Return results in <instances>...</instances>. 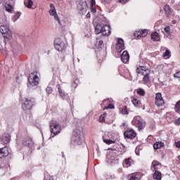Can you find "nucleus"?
<instances>
[{
  "mask_svg": "<svg viewBox=\"0 0 180 180\" xmlns=\"http://www.w3.org/2000/svg\"><path fill=\"white\" fill-rule=\"evenodd\" d=\"M129 0H119V2L120 4H126V2H128Z\"/></svg>",
  "mask_w": 180,
  "mask_h": 180,
  "instance_id": "45",
  "label": "nucleus"
},
{
  "mask_svg": "<svg viewBox=\"0 0 180 180\" xmlns=\"http://www.w3.org/2000/svg\"><path fill=\"white\" fill-rule=\"evenodd\" d=\"M86 1H79V4L77 5V8L79 11H86Z\"/></svg>",
  "mask_w": 180,
  "mask_h": 180,
  "instance_id": "20",
  "label": "nucleus"
},
{
  "mask_svg": "<svg viewBox=\"0 0 180 180\" xmlns=\"http://www.w3.org/2000/svg\"><path fill=\"white\" fill-rule=\"evenodd\" d=\"M151 39L154 41H160V34H158V32H155L152 33L151 34Z\"/></svg>",
  "mask_w": 180,
  "mask_h": 180,
  "instance_id": "23",
  "label": "nucleus"
},
{
  "mask_svg": "<svg viewBox=\"0 0 180 180\" xmlns=\"http://www.w3.org/2000/svg\"><path fill=\"white\" fill-rule=\"evenodd\" d=\"M20 15H21L20 12H17L12 18L13 22H16V20H18V19L20 18Z\"/></svg>",
  "mask_w": 180,
  "mask_h": 180,
  "instance_id": "32",
  "label": "nucleus"
},
{
  "mask_svg": "<svg viewBox=\"0 0 180 180\" xmlns=\"http://www.w3.org/2000/svg\"><path fill=\"white\" fill-rule=\"evenodd\" d=\"M116 49L120 53L123 51V50H124V41H123V39H119L117 40V42L116 44Z\"/></svg>",
  "mask_w": 180,
  "mask_h": 180,
  "instance_id": "12",
  "label": "nucleus"
},
{
  "mask_svg": "<svg viewBox=\"0 0 180 180\" xmlns=\"http://www.w3.org/2000/svg\"><path fill=\"white\" fill-rule=\"evenodd\" d=\"M54 46L56 50H57L58 51H60L61 53H63V51H64L65 49H67V45L65 44V43L63 41H61V39H57L55 40Z\"/></svg>",
  "mask_w": 180,
  "mask_h": 180,
  "instance_id": "7",
  "label": "nucleus"
},
{
  "mask_svg": "<svg viewBox=\"0 0 180 180\" xmlns=\"http://www.w3.org/2000/svg\"><path fill=\"white\" fill-rule=\"evenodd\" d=\"M133 160L131 158H128L124 160L123 166L125 167V168H129Z\"/></svg>",
  "mask_w": 180,
  "mask_h": 180,
  "instance_id": "22",
  "label": "nucleus"
},
{
  "mask_svg": "<svg viewBox=\"0 0 180 180\" xmlns=\"http://www.w3.org/2000/svg\"><path fill=\"white\" fill-rule=\"evenodd\" d=\"M162 147H164V143L163 142L158 141V142H155L153 144L154 150H158V149L161 148Z\"/></svg>",
  "mask_w": 180,
  "mask_h": 180,
  "instance_id": "25",
  "label": "nucleus"
},
{
  "mask_svg": "<svg viewBox=\"0 0 180 180\" xmlns=\"http://www.w3.org/2000/svg\"><path fill=\"white\" fill-rule=\"evenodd\" d=\"M51 137H56L61 133V125L57 121L51 120L50 122Z\"/></svg>",
  "mask_w": 180,
  "mask_h": 180,
  "instance_id": "2",
  "label": "nucleus"
},
{
  "mask_svg": "<svg viewBox=\"0 0 180 180\" xmlns=\"http://www.w3.org/2000/svg\"><path fill=\"white\" fill-rule=\"evenodd\" d=\"M86 17H87V18H91V14H90L89 13H88L86 14Z\"/></svg>",
  "mask_w": 180,
  "mask_h": 180,
  "instance_id": "49",
  "label": "nucleus"
},
{
  "mask_svg": "<svg viewBox=\"0 0 180 180\" xmlns=\"http://www.w3.org/2000/svg\"><path fill=\"white\" fill-rule=\"evenodd\" d=\"M110 1H112V0H104V1L107 2V4H109V2H110Z\"/></svg>",
  "mask_w": 180,
  "mask_h": 180,
  "instance_id": "51",
  "label": "nucleus"
},
{
  "mask_svg": "<svg viewBox=\"0 0 180 180\" xmlns=\"http://www.w3.org/2000/svg\"><path fill=\"white\" fill-rule=\"evenodd\" d=\"M100 122H105V118L101 117H100Z\"/></svg>",
  "mask_w": 180,
  "mask_h": 180,
  "instance_id": "48",
  "label": "nucleus"
},
{
  "mask_svg": "<svg viewBox=\"0 0 180 180\" xmlns=\"http://www.w3.org/2000/svg\"><path fill=\"white\" fill-rule=\"evenodd\" d=\"M170 56L171 52L168 49H167L165 52L163 53V57H167V58H169Z\"/></svg>",
  "mask_w": 180,
  "mask_h": 180,
  "instance_id": "36",
  "label": "nucleus"
},
{
  "mask_svg": "<svg viewBox=\"0 0 180 180\" xmlns=\"http://www.w3.org/2000/svg\"><path fill=\"white\" fill-rule=\"evenodd\" d=\"M174 146H175V147H176L177 148H180V141L175 142Z\"/></svg>",
  "mask_w": 180,
  "mask_h": 180,
  "instance_id": "44",
  "label": "nucleus"
},
{
  "mask_svg": "<svg viewBox=\"0 0 180 180\" xmlns=\"http://www.w3.org/2000/svg\"><path fill=\"white\" fill-rule=\"evenodd\" d=\"M49 12L51 16H53L55 20H57V22L60 23V18H58V15H57V11H56V7L54 6V4H50V9Z\"/></svg>",
  "mask_w": 180,
  "mask_h": 180,
  "instance_id": "9",
  "label": "nucleus"
},
{
  "mask_svg": "<svg viewBox=\"0 0 180 180\" xmlns=\"http://www.w3.org/2000/svg\"><path fill=\"white\" fill-rule=\"evenodd\" d=\"M39 81H40V79H39L37 72H34L30 75L28 77V82L31 86H36L39 85Z\"/></svg>",
  "mask_w": 180,
  "mask_h": 180,
  "instance_id": "5",
  "label": "nucleus"
},
{
  "mask_svg": "<svg viewBox=\"0 0 180 180\" xmlns=\"http://www.w3.org/2000/svg\"><path fill=\"white\" fill-rule=\"evenodd\" d=\"M25 6L28 8V9H32V6H33V1L32 0H25L24 1Z\"/></svg>",
  "mask_w": 180,
  "mask_h": 180,
  "instance_id": "28",
  "label": "nucleus"
},
{
  "mask_svg": "<svg viewBox=\"0 0 180 180\" xmlns=\"http://www.w3.org/2000/svg\"><path fill=\"white\" fill-rule=\"evenodd\" d=\"M148 32L147 31V30H139L137 32V37H146V36H147Z\"/></svg>",
  "mask_w": 180,
  "mask_h": 180,
  "instance_id": "24",
  "label": "nucleus"
},
{
  "mask_svg": "<svg viewBox=\"0 0 180 180\" xmlns=\"http://www.w3.org/2000/svg\"><path fill=\"white\" fill-rule=\"evenodd\" d=\"M165 103V102H164V98H162V94H161V93H157L155 96V104L157 106H163Z\"/></svg>",
  "mask_w": 180,
  "mask_h": 180,
  "instance_id": "10",
  "label": "nucleus"
},
{
  "mask_svg": "<svg viewBox=\"0 0 180 180\" xmlns=\"http://www.w3.org/2000/svg\"><path fill=\"white\" fill-rule=\"evenodd\" d=\"M164 11H165V15H167V16H169V15H171V13H172V10H171V8L169 7V5L165 6Z\"/></svg>",
  "mask_w": 180,
  "mask_h": 180,
  "instance_id": "29",
  "label": "nucleus"
},
{
  "mask_svg": "<svg viewBox=\"0 0 180 180\" xmlns=\"http://www.w3.org/2000/svg\"><path fill=\"white\" fill-rule=\"evenodd\" d=\"M122 115H129V111H127V107L124 106L121 110Z\"/></svg>",
  "mask_w": 180,
  "mask_h": 180,
  "instance_id": "35",
  "label": "nucleus"
},
{
  "mask_svg": "<svg viewBox=\"0 0 180 180\" xmlns=\"http://www.w3.org/2000/svg\"><path fill=\"white\" fill-rule=\"evenodd\" d=\"M150 71L148 68L146 66H139L136 68V73L140 74L141 75H145L146 72Z\"/></svg>",
  "mask_w": 180,
  "mask_h": 180,
  "instance_id": "14",
  "label": "nucleus"
},
{
  "mask_svg": "<svg viewBox=\"0 0 180 180\" xmlns=\"http://www.w3.org/2000/svg\"><path fill=\"white\" fill-rule=\"evenodd\" d=\"M46 91L48 94H51V92H53V89H51V87H46Z\"/></svg>",
  "mask_w": 180,
  "mask_h": 180,
  "instance_id": "41",
  "label": "nucleus"
},
{
  "mask_svg": "<svg viewBox=\"0 0 180 180\" xmlns=\"http://www.w3.org/2000/svg\"><path fill=\"white\" fill-rule=\"evenodd\" d=\"M161 175L162 174L160 171H155L153 174V178L154 179H156V180H161L162 178Z\"/></svg>",
  "mask_w": 180,
  "mask_h": 180,
  "instance_id": "27",
  "label": "nucleus"
},
{
  "mask_svg": "<svg viewBox=\"0 0 180 180\" xmlns=\"http://www.w3.org/2000/svg\"><path fill=\"white\" fill-rule=\"evenodd\" d=\"M101 34L103 36H109L110 34V25H105L103 26Z\"/></svg>",
  "mask_w": 180,
  "mask_h": 180,
  "instance_id": "15",
  "label": "nucleus"
},
{
  "mask_svg": "<svg viewBox=\"0 0 180 180\" xmlns=\"http://www.w3.org/2000/svg\"><path fill=\"white\" fill-rule=\"evenodd\" d=\"M62 157L63 158H65V155H64V152H62Z\"/></svg>",
  "mask_w": 180,
  "mask_h": 180,
  "instance_id": "50",
  "label": "nucleus"
},
{
  "mask_svg": "<svg viewBox=\"0 0 180 180\" xmlns=\"http://www.w3.org/2000/svg\"><path fill=\"white\" fill-rule=\"evenodd\" d=\"M11 141V135L9 134H4L3 136H0V143L1 144H8Z\"/></svg>",
  "mask_w": 180,
  "mask_h": 180,
  "instance_id": "13",
  "label": "nucleus"
},
{
  "mask_svg": "<svg viewBox=\"0 0 180 180\" xmlns=\"http://www.w3.org/2000/svg\"><path fill=\"white\" fill-rule=\"evenodd\" d=\"M143 81V82H150V73H145Z\"/></svg>",
  "mask_w": 180,
  "mask_h": 180,
  "instance_id": "33",
  "label": "nucleus"
},
{
  "mask_svg": "<svg viewBox=\"0 0 180 180\" xmlns=\"http://www.w3.org/2000/svg\"><path fill=\"white\" fill-rule=\"evenodd\" d=\"M8 155H9L8 147L0 148V158H2V157H8Z\"/></svg>",
  "mask_w": 180,
  "mask_h": 180,
  "instance_id": "18",
  "label": "nucleus"
},
{
  "mask_svg": "<svg viewBox=\"0 0 180 180\" xmlns=\"http://www.w3.org/2000/svg\"><path fill=\"white\" fill-rule=\"evenodd\" d=\"M44 180H54V179L50 174H46L44 177Z\"/></svg>",
  "mask_w": 180,
  "mask_h": 180,
  "instance_id": "39",
  "label": "nucleus"
},
{
  "mask_svg": "<svg viewBox=\"0 0 180 180\" xmlns=\"http://www.w3.org/2000/svg\"><path fill=\"white\" fill-rule=\"evenodd\" d=\"M136 92L138 95H140L141 96H144L146 95V91L141 88L137 89Z\"/></svg>",
  "mask_w": 180,
  "mask_h": 180,
  "instance_id": "31",
  "label": "nucleus"
},
{
  "mask_svg": "<svg viewBox=\"0 0 180 180\" xmlns=\"http://www.w3.org/2000/svg\"><path fill=\"white\" fill-rule=\"evenodd\" d=\"M96 43H98V46L101 47V46H102L103 44V40H101V39H97V41Z\"/></svg>",
  "mask_w": 180,
  "mask_h": 180,
  "instance_id": "42",
  "label": "nucleus"
},
{
  "mask_svg": "<svg viewBox=\"0 0 180 180\" xmlns=\"http://www.w3.org/2000/svg\"><path fill=\"white\" fill-rule=\"evenodd\" d=\"M6 11L7 12H12V11H13V5H11V4H6Z\"/></svg>",
  "mask_w": 180,
  "mask_h": 180,
  "instance_id": "34",
  "label": "nucleus"
},
{
  "mask_svg": "<svg viewBox=\"0 0 180 180\" xmlns=\"http://www.w3.org/2000/svg\"><path fill=\"white\" fill-rule=\"evenodd\" d=\"M103 141L105 143V144H113L115 143V141H112V139H103Z\"/></svg>",
  "mask_w": 180,
  "mask_h": 180,
  "instance_id": "37",
  "label": "nucleus"
},
{
  "mask_svg": "<svg viewBox=\"0 0 180 180\" xmlns=\"http://www.w3.org/2000/svg\"><path fill=\"white\" fill-rule=\"evenodd\" d=\"M165 33H166V34H167L168 36H169V34H171V31H170V28H169V27H166L165 28Z\"/></svg>",
  "mask_w": 180,
  "mask_h": 180,
  "instance_id": "38",
  "label": "nucleus"
},
{
  "mask_svg": "<svg viewBox=\"0 0 180 180\" xmlns=\"http://www.w3.org/2000/svg\"><path fill=\"white\" fill-rule=\"evenodd\" d=\"M121 60L122 63H128L129 60H130V56L129 55V52L124 51L121 55Z\"/></svg>",
  "mask_w": 180,
  "mask_h": 180,
  "instance_id": "16",
  "label": "nucleus"
},
{
  "mask_svg": "<svg viewBox=\"0 0 180 180\" xmlns=\"http://www.w3.org/2000/svg\"><path fill=\"white\" fill-rule=\"evenodd\" d=\"M91 6H95V5H96L95 0H91Z\"/></svg>",
  "mask_w": 180,
  "mask_h": 180,
  "instance_id": "46",
  "label": "nucleus"
},
{
  "mask_svg": "<svg viewBox=\"0 0 180 180\" xmlns=\"http://www.w3.org/2000/svg\"><path fill=\"white\" fill-rule=\"evenodd\" d=\"M0 32L4 37V43L9 41L12 39V32L9 30V26L8 25H1Z\"/></svg>",
  "mask_w": 180,
  "mask_h": 180,
  "instance_id": "4",
  "label": "nucleus"
},
{
  "mask_svg": "<svg viewBox=\"0 0 180 180\" xmlns=\"http://www.w3.org/2000/svg\"><path fill=\"white\" fill-rule=\"evenodd\" d=\"M174 78H180V71L174 75Z\"/></svg>",
  "mask_w": 180,
  "mask_h": 180,
  "instance_id": "43",
  "label": "nucleus"
},
{
  "mask_svg": "<svg viewBox=\"0 0 180 180\" xmlns=\"http://www.w3.org/2000/svg\"><path fill=\"white\" fill-rule=\"evenodd\" d=\"M124 136L125 139L133 140V139L136 138V132L133 129H127L124 132Z\"/></svg>",
  "mask_w": 180,
  "mask_h": 180,
  "instance_id": "11",
  "label": "nucleus"
},
{
  "mask_svg": "<svg viewBox=\"0 0 180 180\" xmlns=\"http://www.w3.org/2000/svg\"><path fill=\"white\" fill-rule=\"evenodd\" d=\"M32 144V140L27 139L22 141V146L30 147Z\"/></svg>",
  "mask_w": 180,
  "mask_h": 180,
  "instance_id": "30",
  "label": "nucleus"
},
{
  "mask_svg": "<svg viewBox=\"0 0 180 180\" xmlns=\"http://www.w3.org/2000/svg\"><path fill=\"white\" fill-rule=\"evenodd\" d=\"M129 180H136V176H131Z\"/></svg>",
  "mask_w": 180,
  "mask_h": 180,
  "instance_id": "47",
  "label": "nucleus"
},
{
  "mask_svg": "<svg viewBox=\"0 0 180 180\" xmlns=\"http://www.w3.org/2000/svg\"><path fill=\"white\" fill-rule=\"evenodd\" d=\"M131 102L136 108H140V105H141V101L139 100V98L137 97H132Z\"/></svg>",
  "mask_w": 180,
  "mask_h": 180,
  "instance_id": "21",
  "label": "nucleus"
},
{
  "mask_svg": "<svg viewBox=\"0 0 180 180\" xmlns=\"http://www.w3.org/2000/svg\"><path fill=\"white\" fill-rule=\"evenodd\" d=\"M108 151L110 150L108 155V158L112 164L119 163V150L113 148H108Z\"/></svg>",
  "mask_w": 180,
  "mask_h": 180,
  "instance_id": "3",
  "label": "nucleus"
},
{
  "mask_svg": "<svg viewBox=\"0 0 180 180\" xmlns=\"http://www.w3.org/2000/svg\"><path fill=\"white\" fill-rule=\"evenodd\" d=\"M132 124L138 127L139 130H143V129H144V123H143V119H141L140 116L134 117Z\"/></svg>",
  "mask_w": 180,
  "mask_h": 180,
  "instance_id": "8",
  "label": "nucleus"
},
{
  "mask_svg": "<svg viewBox=\"0 0 180 180\" xmlns=\"http://www.w3.org/2000/svg\"><path fill=\"white\" fill-rule=\"evenodd\" d=\"M56 86H57V89L59 92V95H60V98H62V99H64V100L68 99V96L67 95V94H65L64 90L61 89L60 84H58Z\"/></svg>",
  "mask_w": 180,
  "mask_h": 180,
  "instance_id": "17",
  "label": "nucleus"
},
{
  "mask_svg": "<svg viewBox=\"0 0 180 180\" xmlns=\"http://www.w3.org/2000/svg\"><path fill=\"white\" fill-rule=\"evenodd\" d=\"M109 108H110V109H112L113 108H112V107H109Z\"/></svg>",
  "mask_w": 180,
  "mask_h": 180,
  "instance_id": "53",
  "label": "nucleus"
},
{
  "mask_svg": "<svg viewBox=\"0 0 180 180\" xmlns=\"http://www.w3.org/2000/svg\"><path fill=\"white\" fill-rule=\"evenodd\" d=\"M103 26L101 24H98L95 27L96 34H101L102 33Z\"/></svg>",
  "mask_w": 180,
  "mask_h": 180,
  "instance_id": "26",
  "label": "nucleus"
},
{
  "mask_svg": "<svg viewBox=\"0 0 180 180\" xmlns=\"http://www.w3.org/2000/svg\"><path fill=\"white\" fill-rule=\"evenodd\" d=\"M162 166V165H161V163L157 160H154L152 162V168L154 169V171H158V169H161Z\"/></svg>",
  "mask_w": 180,
  "mask_h": 180,
  "instance_id": "19",
  "label": "nucleus"
},
{
  "mask_svg": "<svg viewBox=\"0 0 180 180\" xmlns=\"http://www.w3.org/2000/svg\"><path fill=\"white\" fill-rule=\"evenodd\" d=\"M33 105H34V98H25L24 103H22V108L23 110H30V108H33Z\"/></svg>",
  "mask_w": 180,
  "mask_h": 180,
  "instance_id": "6",
  "label": "nucleus"
},
{
  "mask_svg": "<svg viewBox=\"0 0 180 180\" xmlns=\"http://www.w3.org/2000/svg\"><path fill=\"white\" fill-rule=\"evenodd\" d=\"M84 140V131L82 129H76L72 136V143L74 146H81Z\"/></svg>",
  "mask_w": 180,
  "mask_h": 180,
  "instance_id": "1",
  "label": "nucleus"
},
{
  "mask_svg": "<svg viewBox=\"0 0 180 180\" xmlns=\"http://www.w3.org/2000/svg\"><path fill=\"white\" fill-rule=\"evenodd\" d=\"M174 124H176V126H180V118L176 119L174 120Z\"/></svg>",
  "mask_w": 180,
  "mask_h": 180,
  "instance_id": "40",
  "label": "nucleus"
},
{
  "mask_svg": "<svg viewBox=\"0 0 180 180\" xmlns=\"http://www.w3.org/2000/svg\"><path fill=\"white\" fill-rule=\"evenodd\" d=\"M122 126L123 127L126 126V122L122 123Z\"/></svg>",
  "mask_w": 180,
  "mask_h": 180,
  "instance_id": "52",
  "label": "nucleus"
}]
</instances>
